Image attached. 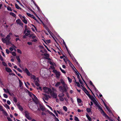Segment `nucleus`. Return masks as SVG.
Returning <instances> with one entry per match:
<instances>
[{
    "label": "nucleus",
    "instance_id": "20e7f679",
    "mask_svg": "<svg viewBox=\"0 0 121 121\" xmlns=\"http://www.w3.org/2000/svg\"><path fill=\"white\" fill-rule=\"evenodd\" d=\"M60 83L63 85V86L65 89V91H66V88H67V86L66 85L63 80L62 79H60Z\"/></svg>",
    "mask_w": 121,
    "mask_h": 121
},
{
    "label": "nucleus",
    "instance_id": "9b49d317",
    "mask_svg": "<svg viewBox=\"0 0 121 121\" xmlns=\"http://www.w3.org/2000/svg\"><path fill=\"white\" fill-rule=\"evenodd\" d=\"M85 92V93H86V94L89 97H90V96H91V95L89 93V92L86 89V88H85L84 89V91Z\"/></svg>",
    "mask_w": 121,
    "mask_h": 121
},
{
    "label": "nucleus",
    "instance_id": "49530a36",
    "mask_svg": "<svg viewBox=\"0 0 121 121\" xmlns=\"http://www.w3.org/2000/svg\"><path fill=\"white\" fill-rule=\"evenodd\" d=\"M35 6H36V7L37 8V9H38V10L39 11L40 10L39 8V7L38 6V5L36 4V3H34Z\"/></svg>",
    "mask_w": 121,
    "mask_h": 121
},
{
    "label": "nucleus",
    "instance_id": "6ab92c4d",
    "mask_svg": "<svg viewBox=\"0 0 121 121\" xmlns=\"http://www.w3.org/2000/svg\"><path fill=\"white\" fill-rule=\"evenodd\" d=\"M55 74L56 75V77L57 78H59L60 74V72H57L56 74Z\"/></svg>",
    "mask_w": 121,
    "mask_h": 121
},
{
    "label": "nucleus",
    "instance_id": "052dcab7",
    "mask_svg": "<svg viewBox=\"0 0 121 121\" xmlns=\"http://www.w3.org/2000/svg\"><path fill=\"white\" fill-rule=\"evenodd\" d=\"M32 11L33 12V13L36 17H38V16L37 15V14L33 10H32Z\"/></svg>",
    "mask_w": 121,
    "mask_h": 121
},
{
    "label": "nucleus",
    "instance_id": "a211bd4d",
    "mask_svg": "<svg viewBox=\"0 0 121 121\" xmlns=\"http://www.w3.org/2000/svg\"><path fill=\"white\" fill-rule=\"evenodd\" d=\"M43 89L44 91L48 90V91H51V89L49 88H48V87H44L43 88Z\"/></svg>",
    "mask_w": 121,
    "mask_h": 121
},
{
    "label": "nucleus",
    "instance_id": "e433bc0d",
    "mask_svg": "<svg viewBox=\"0 0 121 121\" xmlns=\"http://www.w3.org/2000/svg\"><path fill=\"white\" fill-rule=\"evenodd\" d=\"M63 109L66 112L67 111V108L65 106H64L63 107Z\"/></svg>",
    "mask_w": 121,
    "mask_h": 121
},
{
    "label": "nucleus",
    "instance_id": "f3484780",
    "mask_svg": "<svg viewBox=\"0 0 121 121\" xmlns=\"http://www.w3.org/2000/svg\"><path fill=\"white\" fill-rule=\"evenodd\" d=\"M39 81H37L35 79L34 80V82H35V85L37 86H39Z\"/></svg>",
    "mask_w": 121,
    "mask_h": 121
},
{
    "label": "nucleus",
    "instance_id": "ea45409f",
    "mask_svg": "<svg viewBox=\"0 0 121 121\" xmlns=\"http://www.w3.org/2000/svg\"><path fill=\"white\" fill-rule=\"evenodd\" d=\"M10 53H12V54L14 56H16V54L15 52H11Z\"/></svg>",
    "mask_w": 121,
    "mask_h": 121
},
{
    "label": "nucleus",
    "instance_id": "09e8293b",
    "mask_svg": "<svg viewBox=\"0 0 121 121\" xmlns=\"http://www.w3.org/2000/svg\"><path fill=\"white\" fill-rule=\"evenodd\" d=\"M2 63L3 65L5 66H7V64L4 62H2Z\"/></svg>",
    "mask_w": 121,
    "mask_h": 121
},
{
    "label": "nucleus",
    "instance_id": "39448f33",
    "mask_svg": "<svg viewBox=\"0 0 121 121\" xmlns=\"http://www.w3.org/2000/svg\"><path fill=\"white\" fill-rule=\"evenodd\" d=\"M32 95L34 96V97L32 98V100L33 101L35 102V103L36 104L37 106L39 104V101L37 97L33 94Z\"/></svg>",
    "mask_w": 121,
    "mask_h": 121
},
{
    "label": "nucleus",
    "instance_id": "c03bdc74",
    "mask_svg": "<svg viewBox=\"0 0 121 121\" xmlns=\"http://www.w3.org/2000/svg\"><path fill=\"white\" fill-rule=\"evenodd\" d=\"M43 55L47 57H49V54L46 53L44 54Z\"/></svg>",
    "mask_w": 121,
    "mask_h": 121
},
{
    "label": "nucleus",
    "instance_id": "338daca9",
    "mask_svg": "<svg viewBox=\"0 0 121 121\" xmlns=\"http://www.w3.org/2000/svg\"><path fill=\"white\" fill-rule=\"evenodd\" d=\"M23 22L25 24H27V21L26 19Z\"/></svg>",
    "mask_w": 121,
    "mask_h": 121
},
{
    "label": "nucleus",
    "instance_id": "e2e57ef3",
    "mask_svg": "<svg viewBox=\"0 0 121 121\" xmlns=\"http://www.w3.org/2000/svg\"><path fill=\"white\" fill-rule=\"evenodd\" d=\"M17 70L19 72L21 73L22 72V71L19 68H18L17 69Z\"/></svg>",
    "mask_w": 121,
    "mask_h": 121
},
{
    "label": "nucleus",
    "instance_id": "9d476101",
    "mask_svg": "<svg viewBox=\"0 0 121 121\" xmlns=\"http://www.w3.org/2000/svg\"><path fill=\"white\" fill-rule=\"evenodd\" d=\"M25 35L26 36H28L30 34V31H24V33H25Z\"/></svg>",
    "mask_w": 121,
    "mask_h": 121
},
{
    "label": "nucleus",
    "instance_id": "aec40b11",
    "mask_svg": "<svg viewBox=\"0 0 121 121\" xmlns=\"http://www.w3.org/2000/svg\"><path fill=\"white\" fill-rule=\"evenodd\" d=\"M9 14L10 15L12 16L13 17H16V15L13 12H10Z\"/></svg>",
    "mask_w": 121,
    "mask_h": 121
},
{
    "label": "nucleus",
    "instance_id": "8fccbe9b",
    "mask_svg": "<svg viewBox=\"0 0 121 121\" xmlns=\"http://www.w3.org/2000/svg\"><path fill=\"white\" fill-rule=\"evenodd\" d=\"M94 104H95V105L96 106L98 105V103L97 101L96 100H95L94 102H93Z\"/></svg>",
    "mask_w": 121,
    "mask_h": 121
},
{
    "label": "nucleus",
    "instance_id": "ddd939ff",
    "mask_svg": "<svg viewBox=\"0 0 121 121\" xmlns=\"http://www.w3.org/2000/svg\"><path fill=\"white\" fill-rule=\"evenodd\" d=\"M24 71H25L26 73L27 74L28 76H30V72H29L28 70L27 69V68L25 69L24 70Z\"/></svg>",
    "mask_w": 121,
    "mask_h": 121
},
{
    "label": "nucleus",
    "instance_id": "bf43d9fd",
    "mask_svg": "<svg viewBox=\"0 0 121 121\" xmlns=\"http://www.w3.org/2000/svg\"><path fill=\"white\" fill-rule=\"evenodd\" d=\"M32 11L33 12V13L36 17H38V16L37 15V14L33 10H32Z\"/></svg>",
    "mask_w": 121,
    "mask_h": 121
},
{
    "label": "nucleus",
    "instance_id": "774afa93",
    "mask_svg": "<svg viewBox=\"0 0 121 121\" xmlns=\"http://www.w3.org/2000/svg\"><path fill=\"white\" fill-rule=\"evenodd\" d=\"M34 35V34H31L30 33V34L28 36V37L30 38L31 37H32V35Z\"/></svg>",
    "mask_w": 121,
    "mask_h": 121
},
{
    "label": "nucleus",
    "instance_id": "a878e982",
    "mask_svg": "<svg viewBox=\"0 0 121 121\" xmlns=\"http://www.w3.org/2000/svg\"><path fill=\"white\" fill-rule=\"evenodd\" d=\"M31 25L33 26V27H32L31 28V29L32 30H34V28H35V30H37V29L36 28V27H35L34 25L33 24H32Z\"/></svg>",
    "mask_w": 121,
    "mask_h": 121
},
{
    "label": "nucleus",
    "instance_id": "13d9d810",
    "mask_svg": "<svg viewBox=\"0 0 121 121\" xmlns=\"http://www.w3.org/2000/svg\"><path fill=\"white\" fill-rule=\"evenodd\" d=\"M26 14L27 15L30 17H31L32 16V15H31V14L30 13H26Z\"/></svg>",
    "mask_w": 121,
    "mask_h": 121
},
{
    "label": "nucleus",
    "instance_id": "69168bd1",
    "mask_svg": "<svg viewBox=\"0 0 121 121\" xmlns=\"http://www.w3.org/2000/svg\"><path fill=\"white\" fill-rule=\"evenodd\" d=\"M54 113H55V114L56 115V116L57 117H58V114L57 113V112H56V110H54Z\"/></svg>",
    "mask_w": 121,
    "mask_h": 121
},
{
    "label": "nucleus",
    "instance_id": "79ce46f5",
    "mask_svg": "<svg viewBox=\"0 0 121 121\" xmlns=\"http://www.w3.org/2000/svg\"><path fill=\"white\" fill-rule=\"evenodd\" d=\"M74 120L76 121H79L78 118L76 117H75Z\"/></svg>",
    "mask_w": 121,
    "mask_h": 121
},
{
    "label": "nucleus",
    "instance_id": "2eb2a0df",
    "mask_svg": "<svg viewBox=\"0 0 121 121\" xmlns=\"http://www.w3.org/2000/svg\"><path fill=\"white\" fill-rule=\"evenodd\" d=\"M104 105L105 106V107H106V109L108 110V111L110 113H112V112H111V110H110V108H109L107 106V105L106 104H105V103H104Z\"/></svg>",
    "mask_w": 121,
    "mask_h": 121
},
{
    "label": "nucleus",
    "instance_id": "bb28decb",
    "mask_svg": "<svg viewBox=\"0 0 121 121\" xmlns=\"http://www.w3.org/2000/svg\"><path fill=\"white\" fill-rule=\"evenodd\" d=\"M60 84V82H57L55 84V86L56 87H58Z\"/></svg>",
    "mask_w": 121,
    "mask_h": 121
},
{
    "label": "nucleus",
    "instance_id": "c85d7f7f",
    "mask_svg": "<svg viewBox=\"0 0 121 121\" xmlns=\"http://www.w3.org/2000/svg\"><path fill=\"white\" fill-rule=\"evenodd\" d=\"M43 27L45 28L47 30H50L49 29V28L48 27L46 26V25H45L44 23H43Z\"/></svg>",
    "mask_w": 121,
    "mask_h": 121
},
{
    "label": "nucleus",
    "instance_id": "c9c22d12",
    "mask_svg": "<svg viewBox=\"0 0 121 121\" xmlns=\"http://www.w3.org/2000/svg\"><path fill=\"white\" fill-rule=\"evenodd\" d=\"M76 83L77 84V86L78 87H80V85L78 82L76 81Z\"/></svg>",
    "mask_w": 121,
    "mask_h": 121
},
{
    "label": "nucleus",
    "instance_id": "f257e3e1",
    "mask_svg": "<svg viewBox=\"0 0 121 121\" xmlns=\"http://www.w3.org/2000/svg\"><path fill=\"white\" fill-rule=\"evenodd\" d=\"M12 33H10L9 35H8L5 38H2V42L4 43H6L7 45H9L11 43L10 42V36L12 35Z\"/></svg>",
    "mask_w": 121,
    "mask_h": 121
},
{
    "label": "nucleus",
    "instance_id": "1a4fd4ad",
    "mask_svg": "<svg viewBox=\"0 0 121 121\" xmlns=\"http://www.w3.org/2000/svg\"><path fill=\"white\" fill-rule=\"evenodd\" d=\"M43 95H44L43 99V100L44 99L46 100H48V95L45 94H43Z\"/></svg>",
    "mask_w": 121,
    "mask_h": 121
},
{
    "label": "nucleus",
    "instance_id": "7c9ffc66",
    "mask_svg": "<svg viewBox=\"0 0 121 121\" xmlns=\"http://www.w3.org/2000/svg\"><path fill=\"white\" fill-rule=\"evenodd\" d=\"M3 112V113L4 115L6 116H8V114H7V112L5 111L4 110L3 111H2Z\"/></svg>",
    "mask_w": 121,
    "mask_h": 121
},
{
    "label": "nucleus",
    "instance_id": "72a5a7b5",
    "mask_svg": "<svg viewBox=\"0 0 121 121\" xmlns=\"http://www.w3.org/2000/svg\"><path fill=\"white\" fill-rule=\"evenodd\" d=\"M86 111L88 112H90L91 111V109L90 108H87L86 109Z\"/></svg>",
    "mask_w": 121,
    "mask_h": 121
},
{
    "label": "nucleus",
    "instance_id": "393cba45",
    "mask_svg": "<svg viewBox=\"0 0 121 121\" xmlns=\"http://www.w3.org/2000/svg\"><path fill=\"white\" fill-rule=\"evenodd\" d=\"M89 98L92 101H93V102H94L95 100H96L95 98L93 96H91L90 97H89Z\"/></svg>",
    "mask_w": 121,
    "mask_h": 121
},
{
    "label": "nucleus",
    "instance_id": "6e6552de",
    "mask_svg": "<svg viewBox=\"0 0 121 121\" xmlns=\"http://www.w3.org/2000/svg\"><path fill=\"white\" fill-rule=\"evenodd\" d=\"M50 94L54 98H56L57 97V94L56 93H54L53 91H52Z\"/></svg>",
    "mask_w": 121,
    "mask_h": 121
},
{
    "label": "nucleus",
    "instance_id": "a19ab883",
    "mask_svg": "<svg viewBox=\"0 0 121 121\" xmlns=\"http://www.w3.org/2000/svg\"><path fill=\"white\" fill-rule=\"evenodd\" d=\"M77 101L79 103H81L82 102L81 100L80 99L78 98L77 99Z\"/></svg>",
    "mask_w": 121,
    "mask_h": 121
},
{
    "label": "nucleus",
    "instance_id": "603ef678",
    "mask_svg": "<svg viewBox=\"0 0 121 121\" xmlns=\"http://www.w3.org/2000/svg\"><path fill=\"white\" fill-rule=\"evenodd\" d=\"M17 52L18 53H19L20 54H22V52L21 51V50H20V49H17Z\"/></svg>",
    "mask_w": 121,
    "mask_h": 121
},
{
    "label": "nucleus",
    "instance_id": "4468645a",
    "mask_svg": "<svg viewBox=\"0 0 121 121\" xmlns=\"http://www.w3.org/2000/svg\"><path fill=\"white\" fill-rule=\"evenodd\" d=\"M5 70L6 71L8 72L9 73H10L12 72V70L11 69L9 68H8V67H6L5 68Z\"/></svg>",
    "mask_w": 121,
    "mask_h": 121
},
{
    "label": "nucleus",
    "instance_id": "cd10ccee",
    "mask_svg": "<svg viewBox=\"0 0 121 121\" xmlns=\"http://www.w3.org/2000/svg\"><path fill=\"white\" fill-rule=\"evenodd\" d=\"M16 58L18 61L19 63H20L21 60L20 59L19 56H16Z\"/></svg>",
    "mask_w": 121,
    "mask_h": 121
},
{
    "label": "nucleus",
    "instance_id": "a18cd8bd",
    "mask_svg": "<svg viewBox=\"0 0 121 121\" xmlns=\"http://www.w3.org/2000/svg\"><path fill=\"white\" fill-rule=\"evenodd\" d=\"M7 9L8 10L10 11H12V9H11V8L10 7H7Z\"/></svg>",
    "mask_w": 121,
    "mask_h": 121
},
{
    "label": "nucleus",
    "instance_id": "de8ad7c7",
    "mask_svg": "<svg viewBox=\"0 0 121 121\" xmlns=\"http://www.w3.org/2000/svg\"><path fill=\"white\" fill-rule=\"evenodd\" d=\"M13 100L15 102H17V99L16 98V97H14Z\"/></svg>",
    "mask_w": 121,
    "mask_h": 121
},
{
    "label": "nucleus",
    "instance_id": "c756f323",
    "mask_svg": "<svg viewBox=\"0 0 121 121\" xmlns=\"http://www.w3.org/2000/svg\"><path fill=\"white\" fill-rule=\"evenodd\" d=\"M19 86L20 87H21L23 84L22 83V81H21V80L19 79Z\"/></svg>",
    "mask_w": 121,
    "mask_h": 121
},
{
    "label": "nucleus",
    "instance_id": "2f4dec72",
    "mask_svg": "<svg viewBox=\"0 0 121 121\" xmlns=\"http://www.w3.org/2000/svg\"><path fill=\"white\" fill-rule=\"evenodd\" d=\"M48 33L50 34L51 35V36L55 40V39L54 37L52 36V32L51 31H48Z\"/></svg>",
    "mask_w": 121,
    "mask_h": 121
},
{
    "label": "nucleus",
    "instance_id": "3c124183",
    "mask_svg": "<svg viewBox=\"0 0 121 121\" xmlns=\"http://www.w3.org/2000/svg\"><path fill=\"white\" fill-rule=\"evenodd\" d=\"M22 17L21 18V19L22 20V21L23 22V21H24L26 19L25 17L24 16H22Z\"/></svg>",
    "mask_w": 121,
    "mask_h": 121
},
{
    "label": "nucleus",
    "instance_id": "37998d69",
    "mask_svg": "<svg viewBox=\"0 0 121 121\" xmlns=\"http://www.w3.org/2000/svg\"><path fill=\"white\" fill-rule=\"evenodd\" d=\"M31 17L33 19H34L36 21H37V20L36 18H35V17L33 15H32V16Z\"/></svg>",
    "mask_w": 121,
    "mask_h": 121
},
{
    "label": "nucleus",
    "instance_id": "5fc2aeb1",
    "mask_svg": "<svg viewBox=\"0 0 121 121\" xmlns=\"http://www.w3.org/2000/svg\"><path fill=\"white\" fill-rule=\"evenodd\" d=\"M90 85H92L94 87H95V86H94V85L93 84L92 82L91 81H90Z\"/></svg>",
    "mask_w": 121,
    "mask_h": 121
},
{
    "label": "nucleus",
    "instance_id": "f704fd0d",
    "mask_svg": "<svg viewBox=\"0 0 121 121\" xmlns=\"http://www.w3.org/2000/svg\"><path fill=\"white\" fill-rule=\"evenodd\" d=\"M50 42H51L50 40L49 39V40H46L45 42V43H50Z\"/></svg>",
    "mask_w": 121,
    "mask_h": 121
},
{
    "label": "nucleus",
    "instance_id": "58836bf2",
    "mask_svg": "<svg viewBox=\"0 0 121 121\" xmlns=\"http://www.w3.org/2000/svg\"><path fill=\"white\" fill-rule=\"evenodd\" d=\"M67 78H68V80L69 82L71 83L72 82V80L69 77H67Z\"/></svg>",
    "mask_w": 121,
    "mask_h": 121
},
{
    "label": "nucleus",
    "instance_id": "f03ea898",
    "mask_svg": "<svg viewBox=\"0 0 121 121\" xmlns=\"http://www.w3.org/2000/svg\"><path fill=\"white\" fill-rule=\"evenodd\" d=\"M97 107L100 109L101 110L100 111L101 114H102L103 115L105 116V117L107 118L108 119H109L110 118L104 112V111L102 109V107H100L99 104L97 105Z\"/></svg>",
    "mask_w": 121,
    "mask_h": 121
},
{
    "label": "nucleus",
    "instance_id": "b1692460",
    "mask_svg": "<svg viewBox=\"0 0 121 121\" xmlns=\"http://www.w3.org/2000/svg\"><path fill=\"white\" fill-rule=\"evenodd\" d=\"M86 116L87 118L88 119V120L90 121H92V119L89 116V115L87 114L86 115Z\"/></svg>",
    "mask_w": 121,
    "mask_h": 121
},
{
    "label": "nucleus",
    "instance_id": "4d7b16f0",
    "mask_svg": "<svg viewBox=\"0 0 121 121\" xmlns=\"http://www.w3.org/2000/svg\"><path fill=\"white\" fill-rule=\"evenodd\" d=\"M3 96L5 98H7L8 97V95L6 94H3Z\"/></svg>",
    "mask_w": 121,
    "mask_h": 121
},
{
    "label": "nucleus",
    "instance_id": "473e14b6",
    "mask_svg": "<svg viewBox=\"0 0 121 121\" xmlns=\"http://www.w3.org/2000/svg\"><path fill=\"white\" fill-rule=\"evenodd\" d=\"M48 33L50 34L51 35V36L55 40V39L54 37L52 36V32L51 31H48Z\"/></svg>",
    "mask_w": 121,
    "mask_h": 121
},
{
    "label": "nucleus",
    "instance_id": "6e6d98bb",
    "mask_svg": "<svg viewBox=\"0 0 121 121\" xmlns=\"http://www.w3.org/2000/svg\"><path fill=\"white\" fill-rule=\"evenodd\" d=\"M7 119L9 121H13L12 119L9 117H7Z\"/></svg>",
    "mask_w": 121,
    "mask_h": 121
},
{
    "label": "nucleus",
    "instance_id": "0e129e2a",
    "mask_svg": "<svg viewBox=\"0 0 121 121\" xmlns=\"http://www.w3.org/2000/svg\"><path fill=\"white\" fill-rule=\"evenodd\" d=\"M6 53L8 54H9V51L8 49H6Z\"/></svg>",
    "mask_w": 121,
    "mask_h": 121
},
{
    "label": "nucleus",
    "instance_id": "4c0bfd02",
    "mask_svg": "<svg viewBox=\"0 0 121 121\" xmlns=\"http://www.w3.org/2000/svg\"><path fill=\"white\" fill-rule=\"evenodd\" d=\"M4 106L6 108H7L9 109H10V107L7 104H6L4 105Z\"/></svg>",
    "mask_w": 121,
    "mask_h": 121
},
{
    "label": "nucleus",
    "instance_id": "864d4df0",
    "mask_svg": "<svg viewBox=\"0 0 121 121\" xmlns=\"http://www.w3.org/2000/svg\"><path fill=\"white\" fill-rule=\"evenodd\" d=\"M37 41V40L36 39H33L31 41L33 42H36Z\"/></svg>",
    "mask_w": 121,
    "mask_h": 121
},
{
    "label": "nucleus",
    "instance_id": "412c9836",
    "mask_svg": "<svg viewBox=\"0 0 121 121\" xmlns=\"http://www.w3.org/2000/svg\"><path fill=\"white\" fill-rule=\"evenodd\" d=\"M52 91L51 90V91H48V90H46L45 91H44V92L45 93H47L48 94H49L50 93H51V92Z\"/></svg>",
    "mask_w": 121,
    "mask_h": 121
},
{
    "label": "nucleus",
    "instance_id": "dca6fc26",
    "mask_svg": "<svg viewBox=\"0 0 121 121\" xmlns=\"http://www.w3.org/2000/svg\"><path fill=\"white\" fill-rule=\"evenodd\" d=\"M25 116L27 118V117H28L29 116V113L28 112V111H25Z\"/></svg>",
    "mask_w": 121,
    "mask_h": 121
},
{
    "label": "nucleus",
    "instance_id": "4be33fe9",
    "mask_svg": "<svg viewBox=\"0 0 121 121\" xmlns=\"http://www.w3.org/2000/svg\"><path fill=\"white\" fill-rule=\"evenodd\" d=\"M64 93L62 92V93L58 95V96L59 97H62L64 96V94L63 93Z\"/></svg>",
    "mask_w": 121,
    "mask_h": 121
},
{
    "label": "nucleus",
    "instance_id": "0eeeda50",
    "mask_svg": "<svg viewBox=\"0 0 121 121\" xmlns=\"http://www.w3.org/2000/svg\"><path fill=\"white\" fill-rule=\"evenodd\" d=\"M16 22L17 24H19L21 26L23 27V23L21 22V20L18 19L16 20Z\"/></svg>",
    "mask_w": 121,
    "mask_h": 121
},
{
    "label": "nucleus",
    "instance_id": "680f3d73",
    "mask_svg": "<svg viewBox=\"0 0 121 121\" xmlns=\"http://www.w3.org/2000/svg\"><path fill=\"white\" fill-rule=\"evenodd\" d=\"M4 110L3 109L1 105H0V111H2Z\"/></svg>",
    "mask_w": 121,
    "mask_h": 121
},
{
    "label": "nucleus",
    "instance_id": "7ed1b4c3",
    "mask_svg": "<svg viewBox=\"0 0 121 121\" xmlns=\"http://www.w3.org/2000/svg\"><path fill=\"white\" fill-rule=\"evenodd\" d=\"M37 106H39L41 110L42 111H46L45 108L41 104L39 103L38 104Z\"/></svg>",
    "mask_w": 121,
    "mask_h": 121
},
{
    "label": "nucleus",
    "instance_id": "5701e85b",
    "mask_svg": "<svg viewBox=\"0 0 121 121\" xmlns=\"http://www.w3.org/2000/svg\"><path fill=\"white\" fill-rule=\"evenodd\" d=\"M15 7L16 9H21V8H20L18 5L17 4L15 3Z\"/></svg>",
    "mask_w": 121,
    "mask_h": 121
},
{
    "label": "nucleus",
    "instance_id": "423d86ee",
    "mask_svg": "<svg viewBox=\"0 0 121 121\" xmlns=\"http://www.w3.org/2000/svg\"><path fill=\"white\" fill-rule=\"evenodd\" d=\"M66 88H66V91H65V89L64 88V87H63L60 86L59 87V90L60 91H61V92H63V93H64L65 92H67V90Z\"/></svg>",
    "mask_w": 121,
    "mask_h": 121
},
{
    "label": "nucleus",
    "instance_id": "f8f14e48",
    "mask_svg": "<svg viewBox=\"0 0 121 121\" xmlns=\"http://www.w3.org/2000/svg\"><path fill=\"white\" fill-rule=\"evenodd\" d=\"M17 106L19 109L21 111H22L23 110V108L19 104H17Z\"/></svg>",
    "mask_w": 121,
    "mask_h": 121
}]
</instances>
